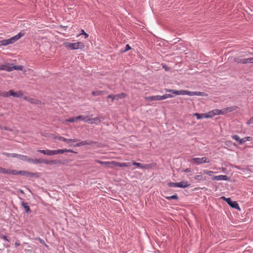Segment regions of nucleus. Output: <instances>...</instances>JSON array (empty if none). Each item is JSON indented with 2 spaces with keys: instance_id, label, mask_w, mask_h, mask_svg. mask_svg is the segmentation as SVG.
Masks as SVG:
<instances>
[{
  "instance_id": "obj_25",
  "label": "nucleus",
  "mask_w": 253,
  "mask_h": 253,
  "mask_svg": "<svg viewBox=\"0 0 253 253\" xmlns=\"http://www.w3.org/2000/svg\"><path fill=\"white\" fill-rule=\"evenodd\" d=\"M78 117H81V118L79 119V120H81L84 122H88L90 121V119L88 116H78Z\"/></svg>"
},
{
  "instance_id": "obj_31",
  "label": "nucleus",
  "mask_w": 253,
  "mask_h": 253,
  "mask_svg": "<svg viewBox=\"0 0 253 253\" xmlns=\"http://www.w3.org/2000/svg\"><path fill=\"white\" fill-rule=\"evenodd\" d=\"M232 138L239 142V144H241V139L237 135H233L232 136Z\"/></svg>"
},
{
  "instance_id": "obj_52",
  "label": "nucleus",
  "mask_w": 253,
  "mask_h": 253,
  "mask_svg": "<svg viewBox=\"0 0 253 253\" xmlns=\"http://www.w3.org/2000/svg\"><path fill=\"white\" fill-rule=\"evenodd\" d=\"M18 171H17L16 170H11V174L13 175H17L18 174Z\"/></svg>"
},
{
  "instance_id": "obj_3",
  "label": "nucleus",
  "mask_w": 253,
  "mask_h": 253,
  "mask_svg": "<svg viewBox=\"0 0 253 253\" xmlns=\"http://www.w3.org/2000/svg\"><path fill=\"white\" fill-rule=\"evenodd\" d=\"M63 44L67 47H69L72 50L82 49L84 47V43L82 42H77L75 43H71L69 42H65Z\"/></svg>"
},
{
  "instance_id": "obj_6",
  "label": "nucleus",
  "mask_w": 253,
  "mask_h": 253,
  "mask_svg": "<svg viewBox=\"0 0 253 253\" xmlns=\"http://www.w3.org/2000/svg\"><path fill=\"white\" fill-rule=\"evenodd\" d=\"M223 200L226 201L227 203L232 208H234L235 209H237L239 211H240L241 209L239 206L238 204L236 201H232L230 198H226L225 197H222L221 198Z\"/></svg>"
},
{
  "instance_id": "obj_53",
  "label": "nucleus",
  "mask_w": 253,
  "mask_h": 253,
  "mask_svg": "<svg viewBox=\"0 0 253 253\" xmlns=\"http://www.w3.org/2000/svg\"><path fill=\"white\" fill-rule=\"evenodd\" d=\"M1 129H3L4 130H8V131H12V129L8 127V126L1 127Z\"/></svg>"
},
{
  "instance_id": "obj_24",
  "label": "nucleus",
  "mask_w": 253,
  "mask_h": 253,
  "mask_svg": "<svg viewBox=\"0 0 253 253\" xmlns=\"http://www.w3.org/2000/svg\"><path fill=\"white\" fill-rule=\"evenodd\" d=\"M194 178L198 181H205L206 179V177H204L201 175H197L195 176Z\"/></svg>"
},
{
  "instance_id": "obj_16",
  "label": "nucleus",
  "mask_w": 253,
  "mask_h": 253,
  "mask_svg": "<svg viewBox=\"0 0 253 253\" xmlns=\"http://www.w3.org/2000/svg\"><path fill=\"white\" fill-rule=\"evenodd\" d=\"M233 60L237 63L245 64V59L241 58V56L235 57Z\"/></svg>"
},
{
  "instance_id": "obj_15",
  "label": "nucleus",
  "mask_w": 253,
  "mask_h": 253,
  "mask_svg": "<svg viewBox=\"0 0 253 253\" xmlns=\"http://www.w3.org/2000/svg\"><path fill=\"white\" fill-rule=\"evenodd\" d=\"M178 187L180 188H186L190 186V184L187 181H182L180 182H177Z\"/></svg>"
},
{
  "instance_id": "obj_56",
  "label": "nucleus",
  "mask_w": 253,
  "mask_h": 253,
  "mask_svg": "<svg viewBox=\"0 0 253 253\" xmlns=\"http://www.w3.org/2000/svg\"><path fill=\"white\" fill-rule=\"evenodd\" d=\"M184 171L185 172H191V170L190 169L187 168V169H185Z\"/></svg>"
},
{
  "instance_id": "obj_11",
  "label": "nucleus",
  "mask_w": 253,
  "mask_h": 253,
  "mask_svg": "<svg viewBox=\"0 0 253 253\" xmlns=\"http://www.w3.org/2000/svg\"><path fill=\"white\" fill-rule=\"evenodd\" d=\"M15 158L23 161H26L29 163V162L31 161V158L27 156L16 154V155H15Z\"/></svg>"
},
{
  "instance_id": "obj_37",
  "label": "nucleus",
  "mask_w": 253,
  "mask_h": 253,
  "mask_svg": "<svg viewBox=\"0 0 253 253\" xmlns=\"http://www.w3.org/2000/svg\"><path fill=\"white\" fill-rule=\"evenodd\" d=\"M90 121H91V122H90V123H91V124L95 123V122H101L100 118H98V117H96L95 118L91 119H90Z\"/></svg>"
},
{
  "instance_id": "obj_38",
  "label": "nucleus",
  "mask_w": 253,
  "mask_h": 253,
  "mask_svg": "<svg viewBox=\"0 0 253 253\" xmlns=\"http://www.w3.org/2000/svg\"><path fill=\"white\" fill-rule=\"evenodd\" d=\"M23 93L22 91H19L16 92H15V96L14 97H20L22 96H23Z\"/></svg>"
},
{
  "instance_id": "obj_1",
  "label": "nucleus",
  "mask_w": 253,
  "mask_h": 253,
  "mask_svg": "<svg viewBox=\"0 0 253 253\" xmlns=\"http://www.w3.org/2000/svg\"><path fill=\"white\" fill-rule=\"evenodd\" d=\"M167 92H172L176 95H188L189 96L198 95V96H205V93L204 92L200 91H190L187 90H175L172 89H166Z\"/></svg>"
},
{
  "instance_id": "obj_17",
  "label": "nucleus",
  "mask_w": 253,
  "mask_h": 253,
  "mask_svg": "<svg viewBox=\"0 0 253 253\" xmlns=\"http://www.w3.org/2000/svg\"><path fill=\"white\" fill-rule=\"evenodd\" d=\"M21 206L24 208L27 213H30L31 212V210L27 203L23 202L21 203Z\"/></svg>"
},
{
  "instance_id": "obj_5",
  "label": "nucleus",
  "mask_w": 253,
  "mask_h": 253,
  "mask_svg": "<svg viewBox=\"0 0 253 253\" xmlns=\"http://www.w3.org/2000/svg\"><path fill=\"white\" fill-rule=\"evenodd\" d=\"M23 68V66H8L6 65H2L0 66V70H5L8 72H11L14 70H22Z\"/></svg>"
},
{
  "instance_id": "obj_26",
  "label": "nucleus",
  "mask_w": 253,
  "mask_h": 253,
  "mask_svg": "<svg viewBox=\"0 0 253 253\" xmlns=\"http://www.w3.org/2000/svg\"><path fill=\"white\" fill-rule=\"evenodd\" d=\"M165 198L169 200H178V197L177 194H175V195L171 196H166V197H165Z\"/></svg>"
},
{
  "instance_id": "obj_9",
  "label": "nucleus",
  "mask_w": 253,
  "mask_h": 253,
  "mask_svg": "<svg viewBox=\"0 0 253 253\" xmlns=\"http://www.w3.org/2000/svg\"><path fill=\"white\" fill-rule=\"evenodd\" d=\"M42 163L46 165H54L57 164H62V161L60 160H54L48 161L45 159L42 160Z\"/></svg>"
},
{
  "instance_id": "obj_44",
  "label": "nucleus",
  "mask_w": 253,
  "mask_h": 253,
  "mask_svg": "<svg viewBox=\"0 0 253 253\" xmlns=\"http://www.w3.org/2000/svg\"><path fill=\"white\" fill-rule=\"evenodd\" d=\"M7 93L9 94V96L11 95L14 97L15 92H14L13 90H10L8 92H7Z\"/></svg>"
},
{
  "instance_id": "obj_28",
  "label": "nucleus",
  "mask_w": 253,
  "mask_h": 253,
  "mask_svg": "<svg viewBox=\"0 0 253 253\" xmlns=\"http://www.w3.org/2000/svg\"><path fill=\"white\" fill-rule=\"evenodd\" d=\"M103 91L100 90L93 91L91 92L93 96L101 95L103 94Z\"/></svg>"
},
{
  "instance_id": "obj_21",
  "label": "nucleus",
  "mask_w": 253,
  "mask_h": 253,
  "mask_svg": "<svg viewBox=\"0 0 253 253\" xmlns=\"http://www.w3.org/2000/svg\"><path fill=\"white\" fill-rule=\"evenodd\" d=\"M81 118V117H77V116L72 117L68 119H67L66 120V122H70V123L75 122H77L78 120H79V119H80Z\"/></svg>"
},
{
  "instance_id": "obj_49",
  "label": "nucleus",
  "mask_w": 253,
  "mask_h": 253,
  "mask_svg": "<svg viewBox=\"0 0 253 253\" xmlns=\"http://www.w3.org/2000/svg\"><path fill=\"white\" fill-rule=\"evenodd\" d=\"M130 49H131V47L129 45V44H126V48L123 51V52H126V51H128V50H129Z\"/></svg>"
},
{
  "instance_id": "obj_60",
  "label": "nucleus",
  "mask_w": 253,
  "mask_h": 253,
  "mask_svg": "<svg viewBox=\"0 0 253 253\" xmlns=\"http://www.w3.org/2000/svg\"><path fill=\"white\" fill-rule=\"evenodd\" d=\"M15 246H16V247L19 246H20V243H18V242H15Z\"/></svg>"
},
{
  "instance_id": "obj_36",
  "label": "nucleus",
  "mask_w": 253,
  "mask_h": 253,
  "mask_svg": "<svg viewBox=\"0 0 253 253\" xmlns=\"http://www.w3.org/2000/svg\"><path fill=\"white\" fill-rule=\"evenodd\" d=\"M212 112H213V114L214 115V116L215 115H220V114H221V110H219V109H214V110H212Z\"/></svg>"
},
{
  "instance_id": "obj_10",
  "label": "nucleus",
  "mask_w": 253,
  "mask_h": 253,
  "mask_svg": "<svg viewBox=\"0 0 253 253\" xmlns=\"http://www.w3.org/2000/svg\"><path fill=\"white\" fill-rule=\"evenodd\" d=\"M237 108V106H231V107H227L225 108H223L221 110V114H225L228 112H231L233 111L236 110Z\"/></svg>"
},
{
  "instance_id": "obj_45",
  "label": "nucleus",
  "mask_w": 253,
  "mask_h": 253,
  "mask_svg": "<svg viewBox=\"0 0 253 253\" xmlns=\"http://www.w3.org/2000/svg\"><path fill=\"white\" fill-rule=\"evenodd\" d=\"M18 174L26 176L27 171L25 170H19L18 171Z\"/></svg>"
},
{
  "instance_id": "obj_50",
  "label": "nucleus",
  "mask_w": 253,
  "mask_h": 253,
  "mask_svg": "<svg viewBox=\"0 0 253 253\" xmlns=\"http://www.w3.org/2000/svg\"><path fill=\"white\" fill-rule=\"evenodd\" d=\"M253 124V116L250 118V119L247 122L248 125H251Z\"/></svg>"
},
{
  "instance_id": "obj_39",
  "label": "nucleus",
  "mask_w": 253,
  "mask_h": 253,
  "mask_svg": "<svg viewBox=\"0 0 253 253\" xmlns=\"http://www.w3.org/2000/svg\"><path fill=\"white\" fill-rule=\"evenodd\" d=\"M206 114V118H212L214 116V115L213 114L212 111L209 112L208 113Z\"/></svg>"
},
{
  "instance_id": "obj_30",
  "label": "nucleus",
  "mask_w": 253,
  "mask_h": 253,
  "mask_svg": "<svg viewBox=\"0 0 253 253\" xmlns=\"http://www.w3.org/2000/svg\"><path fill=\"white\" fill-rule=\"evenodd\" d=\"M65 152V149H59V150H53V154L56 155L58 154H62Z\"/></svg>"
},
{
  "instance_id": "obj_4",
  "label": "nucleus",
  "mask_w": 253,
  "mask_h": 253,
  "mask_svg": "<svg viewBox=\"0 0 253 253\" xmlns=\"http://www.w3.org/2000/svg\"><path fill=\"white\" fill-rule=\"evenodd\" d=\"M172 95L170 94H165L163 95H155L152 96L146 97L145 99L147 101H152L155 100H161L167 99L168 98L171 97Z\"/></svg>"
},
{
  "instance_id": "obj_43",
  "label": "nucleus",
  "mask_w": 253,
  "mask_h": 253,
  "mask_svg": "<svg viewBox=\"0 0 253 253\" xmlns=\"http://www.w3.org/2000/svg\"><path fill=\"white\" fill-rule=\"evenodd\" d=\"M204 173L208 175L211 176L213 173V171L211 170H204Z\"/></svg>"
},
{
  "instance_id": "obj_20",
  "label": "nucleus",
  "mask_w": 253,
  "mask_h": 253,
  "mask_svg": "<svg viewBox=\"0 0 253 253\" xmlns=\"http://www.w3.org/2000/svg\"><path fill=\"white\" fill-rule=\"evenodd\" d=\"M28 102H30L32 104H42V102L41 101H39L37 99L30 98V97L29 98Z\"/></svg>"
},
{
  "instance_id": "obj_18",
  "label": "nucleus",
  "mask_w": 253,
  "mask_h": 253,
  "mask_svg": "<svg viewBox=\"0 0 253 253\" xmlns=\"http://www.w3.org/2000/svg\"><path fill=\"white\" fill-rule=\"evenodd\" d=\"M156 166V163H151L149 164H143V169H152Z\"/></svg>"
},
{
  "instance_id": "obj_46",
  "label": "nucleus",
  "mask_w": 253,
  "mask_h": 253,
  "mask_svg": "<svg viewBox=\"0 0 253 253\" xmlns=\"http://www.w3.org/2000/svg\"><path fill=\"white\" fill-rule=\"evenodd\" d=\"M7 169L2 168L0 167V173H5L6 172Z\"/></svg>"
},
{
  "instance_id": "obj_29",
  "label": "nucleus",
  "mask_w": 253,
  "mask_h": 253,
  "mask_svg": "<svg viewBox=\"0 0 253 253\" xmlns=\"http://www.w3.org/2000/svg\"><path fill=\"white\" fill-rule=\"evenodd\" d=\"M1 154H2V155H3L4 156H6L8 157H11L15 158V155H16V154H15V153H6V152H3Z\"/></svg>"
},
{
  "instance_id": "obj_58",
  "label": "nucleus",
  "mask_w": 253,
  "mask_h": 253,
  "mask_svg": "<svg viewBox=\"0 0 253 253\" xmlns=\"http://www.w3.org/2000/svg\"><path fill=\"white\" fill-rule=\"evenodd\" d=\"M30 97L28 96H25L24 97V99L28 101H29Z\"/></svg>"
},
{
  "instance_id": "obj_47",
  "label": "nucleus",
  "mask_w": 253,
  "mask_h": 253,
  "mask_svg": "<svg viewBox=\"0 0 253 253\" xmlns=\"http://www.w3.org/2000/svg\"><path fill=\"white\" fill-rule=\"evenodd\" d=\"M55 138H56V139H58L59 140L62 141L64 142L66 138H64L62 136H58V137H55Z\"/></svg>"
},
{
  "instance_id": "obj_22",
  "label": "nucleus",
  "mask_w": 253,
  "mask_h": 253,
  "mask_svg": "<svg viewBox=\"0 0 253 253\" xmlns=\"http://www.w3.org/2000/svg\"><path fill=\"white\" fill-rule=\"evenodd\" d=\"M116 100L121 99L126 97V95L125 93H121L115 95Z\"/></svg>"
},
{
  "instance_id": "obj_33",
  "label": "nucleus",
  "mask_w": 253,
  "mask_h": 253,
  "mask_svg": "<svg viewBox=\"0 0 253 253\" xmlns=\"http://www.w3.org/2000/svg\"><path fill=\"white\" fill-rule=\"evenodd\" d=\"M78 141L77 139H67L65 138V140L64 142H66L67 143H70V142H76Z\"/></svg>"
},
{
  "instance_id": "obj_12",
  "label": "nucleus",
  "mask_w": 253,
  "mask_h": 253,
  "mask_svg": "<svg viewBox=\"0 0 253 253\" xmlns=\"http://www.w3.org/2000/svg\"><path fill=\"white\" fill-rule=\"evenodd\" d=\"M213 180H227L228 179V177L225 175H220L217 176H213L212 177Z\"/></svg>"
},
{
  "instance_id": "obj_27",
  "label": "nucleus",
  "mask_w": 253,
  "mask_h": 253,
  "mask_svg": "<svg viewBox=\"0 0 253 253\" xmlns=\"http://www.w3.org/2000/svg\"><path fill=\"white\" fill-rule=\"evenodd\" d=\"M26 176H27V177L36 176L37 177H39V176L38 175L37 173H34V172H29V171H27Z\"/></svg>"
},
{
  "instance_id": "obj_23",
  "label": "nucleus",
  "mask_w": 253,
  "mask_h": 253,
  "mask_svg": "<svg viewBox=\"0 0 253 253\" xmlns=\"http://www.w3.org/2000/svg\"><path fill=\"white\" fill-rule=\"evenodd\" d=\"M42 159H33L31 158V160L29 163H32L34 164H42Z\"/></svg>"
},
{
  "instance_id": "obj_61",
  "label": "nucleus",
  "mask_w": 253,
  "mask_h": 253,
  "mask_svg": "<svg viewBox=\"0 0 253 253\" xmlns=\"http://www.w3.org/2000/svg\"><path fill=\"white\" fill-rule=\"evenodd\" d=\"M40 242L42 243H43L44 242L43 240H42V239H40Z\"/></svg>"
},
{
  "instance_id": "obj_34",
  "label": "nucleus",
  "mask_w": 253,
  "mask_h": 253,
  "mask_svg": "<svg viewBox=\"0 0 253 253\" xmlns=\"http://www.w3.org/2000/svg\"><path fill=\"white\" fill-rule=\"evenodd\" d=\"M168 185L169 187H178L177 182L175 183V182H169L168 183Z\"/></svg>"
},
{
  "instance_id": "obj_2",
  "label": "nucleus",
  "mask_w": 253,
  "mask_h": 253,
  "mask_svg": "<svg viewBox=\"0 0 253 253\" xmlns=\"http://www.w3.org/2000/svg\"><path fill=\"white\" fill-rule=\"evenodd\" d=\"M24 35V33L22 32H20L17 35L6 40L0 41V46H5L9 44H12L21 38Z\"/></svg>"
},
{
  "instance_id": "obj_19",
  "label": "nucleus",
  "mask_w": 253,
  "mask_h": 253,
  "mask_svg": "<svg viewBox=\"0 0 253 253\" xmlns=\"http://www.w3.org/2000/svg\"><path fill=\"white\" fill-rule=\"evenodd\" d=\"M194 115L196 117V118L198 120H200V119H202L203 118H206V113H202V114L195 113L194 114Z\"/></svg>"
},
{
  "instance_id": "obj_7",
  "label": "nucleus",
  "mask_w": 253,
  "mask_h": 253,
  "mask_svg": "<svg viewBox=\"0 0 253 253\" xmlns=\"http://www.w3.org/2000/svg\"><path fill=\"white\" fill-rule=\"evenodd\" d=\"M97 143V142L92 141V140H84L79 142V143L76 144L74 146L75 147H81L82 146L84 145H93L96 144Z\"/></svg>"
},
{
  "instance_id": "obj_14",
  "label": "nucleus",
  "mask_w": 253,
  "mask_h": 253,
  "mask_svg": "<svg viewBox=\"0 0 253 253\" xmlns=\"http://www.w3.org/2000/svg\"><path fill=\"white\" fill-rule=\"evenodd\" d=\"M38 152L43 154L44 155H47L48 156L54 155L53 150H38Z\"/></svg>"
},
{
  "instance_id": "obj_8",
  "label": "nucleus",
  "mask_w": 253,
  "mask_h": 253,
  "mask_svg": "<svg viewBox=\"0 0 253 253\" xmlns=\"http://www.w3.org/2000/svg\"><path fill=\"white\" fill-rule=\"evenodd\" d=\"M192 161L194 162L196 164L199 165L203 163H209L210 161L208 160V158L207 157H203L202 158H193Z\"/></svg>"
},
{
  "instance_id": "obj_13",
  "label": "nucleus",
  "mask_w": 253,
  "mask_h": 253,
  "mask_svg": "<svg viewBox=\"0 0 253 253\" xmlns=\"http://www.w3.org/2000/svg\"><path fill=\"white\" fill-rule=\"evenodd\" d=\"M111 164L113 165V166L115 167H127L129 166L128 163H120L119 162L113 161L111 162Z\"/></svg>"
},
{
  "instance_id": "obj_54",
  "label": "nucleus",
  "mask_w": 253,
  "mask_h": 253,
  "mask_svg": "<svg viewBox=\"0 0 253 253\" xmlns=\"http://www.w3.org/2000/svg\"><path fill=\"white\" fill-rule=\"evenodd\" d=\"M1 238L7 241L8 243L10 242V241L8 239L7 237L5 235H2L1 236Z\"/></svg>"
},
{
  "instance_id": "obj_55",
  "label": "nucleus",
  "mask_w": 253,
  "mask_h": 253,
  "mask_svg": "<svg viewBox=\"0 0 253 253\" xmlns=\"http://www.w3.org/2000/svg\"><path fill=\"white\" fill-rule=\"evenodd\" d=\"M65 152H71V153H76L77 152L74 151L72 149H65Z\"/></svg>"
},
{
  "instance_id": "obj_41",
  "label": "nucleus",
  "mask_w": 253,
  "mask_h": 253,
  "mask_svg": "<svg viewBox=\"0 0 253 253\" xmlns=\"http://www.w3.org/2000/svg\"><path fill=\"white\" fill-rule=\"evenodd\" d=\"M107 98L108 99L110 98L111 99V102H113L115 99H116L115 95L113 94L109 95Z\"/></svg>"
},
{
  "instance_id": "obj_42",
  "label": "nucleus",
  "mask_w": 253,
  "mask_h": 253,
  "mask_svg": "<svg viewBox=\"0 0 253 253\" xmlns=\"http://www.w3.org/2000/svg\"><path fill=\"white\" fill-rule=\"evenodd\" d=\"M248 63H253V58L251 57V58L245 59V64H247Z\"/></svg>"
},
{
  "instance_id": "obj_32",
  "label": "nucleus",
  "mask_w": 253,
  "mask_h": 253,
  "mask_svg": "<svg viewBox=\"0 0 253 253\" xmlns=\"http://www.w3.org/2000/svg\"><path fill=\"white\" fill-rule=\"evenodd\" d=\"M251 140V137L249 136H246L241 139V144H243L244 142L247 141H250Z\"/></svg>"
},
{
  "instance_id": "obj_62",
  "label": "nucleus",
  "mask_w": 253,
  "mask_h": 253,
  "mask_svg": "<svg viewBox=\"0 0 253 253\" xmlns=\"http://www.w3.org/2000/svg\"><path fill=\"white\" fill-rule=\"evenodd\" d=\"M3 116V114H0V116Z\"/></svg>"
},
{
  "instance_id": "obj_57",
  "label": "nucleus",
  "mask_w": 253,
  "mask_h": 253,
  "mask_svg": "<svg viewBox=\"0 0 253 253\" xmlns=\"http://www.w3.org/2000/svg\"><path fill=\"white\" fill-rule=\"evenodd\" d=\"M11 169H7V170H6V174H11Z\"/></svg>"
},
{
  "instance_id": "obj_48",
  "label": "nucleus",
  "mask_w": 253,
  "mask_h": 253,
  "mask_svg": "<svg viewBox=\"0 0 253 253\" xmlns=\"http://www.w3.org/2000/svg\"><path fill=\"white\" fill-rule=\"evenodd\" d=\"M97 162L99 164H106V165H108V164H111L110 162H102V161H97Z\"/></svg>"
},
{
  "instance_id": "obj_35",
  "label": "nucleus",
  "mask_w": 253,
  "mask_h": 253,
  "mask_svg": "<svg viewBox=\"0 0 253 253\" xmlns=\"http://www.w3.org/2000/svg\"><path fill=\"white\" fill-rule=\"evenodd\" d=\"M0 96L7 97L9 96V94L7 93L6 91H2L0 90Z\"/></svg>"
},
{
  "instance_id": "obj_40",
  "label": "nucleus",
  "mask_w": 253,
  "mask_h": 253,
  "mask_svg": "<svg viewBox=\"0 0 253 253\" xmlns=\"http://www.w3.org/2000/svg\"><path fill=\"white\" fill-rule=\"evenodd\" d=\"M132 165L134 166H137L138 168L142 169L143 168V164L136 163L135 162H133Z\"/></svg>"
},
{
  "instance_id": "obj_51",
  "label": "nucleus",
  "mask_w": 253,
  "mask_h": 253,
  "mask_svg": "<svg viewBox=\"0 0 253 253\" xmlns=\"http://www.w3.org/2000/svg\"><path fill=\"white\" fill-rule=\"evenodd\" d=\"M81 34H83L85 36V38H87L88 37V35L87 34H86L84 30H81Z\"/></svg>"
},
{
  "instance_id": "obj_59",
  "label": "nucleus",
  "mask_w": 253,
  "mask_h": 253,
  "mask_svg": "<svg viewBox=\"0 0 253 253\" xmlns=\"http://www.w3.org/2000/svg\"><path fill=\"white\" fill-rule=\"evenodd\" d=\"M19 191L20 192V193H21L22 194H24V192L23 190L22 189H19Z\"/></svg>"
}]
</instances>
